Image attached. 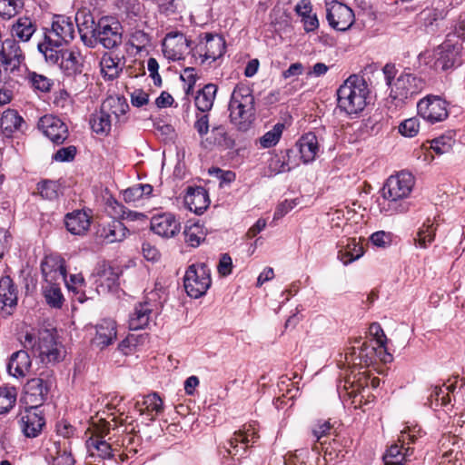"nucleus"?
Returning a JSON list of instances; mask_svg holds the SVG:
<instances>
[{
	"label": "nucleus",
	"instance_id": "obj_1",
	"mask_svg": "<svg viewBox=\"0 0 465 465\" xmlns=\"http://www.w3.org/2000/svg\"><path fill=\"white\" fill-rule=\"evenodd\" d=\"M415 180L413 175L406 171H401L395 175H391L381 193L383 202L381 203V212L388 215L405 213L409 210L407 198L411 195Z\"/></svg>",
	"mask_w": 465,
	"mask_h": 465
},
{
	"label": "nucleus",
	"instance_id": "obj_2",
	"mask_svg": "<svg viewBox=\"0 0 465 465\" xmlns=\"http://www.w3.org/2000/svg\"><path fill=\"white\" fill-rule=\"evenodd\" d=\"M369 88L363 77L352 74L337 90L338 107L347 114H358L365 108Z\"/></svg>",
	"mask_w": 465,
	"mask_h": 465
},
{
	"label": "nucleus",
	"instance_id": "obj_3",
	"mask_svg": "<svg viewBox=\"0 0 465 465\" xmlns=\"http://www.w3.org/2000/svg\"><path fill=\"white\" fill-rule=\"evenodd\" d=\"M418 58L420 64H424L436 73L452 70L462 63L461 45L447 39L432 50L420 53Z\"/></svg>",
	"mask_w": 465,
	"mask_h": 465
},
{
	"label": "nucleus",
	"instance_id": "obj_4",
	"mask_svg": "<svg viewBox=\"0 0 465 465\" xmlns=\"http://www.w3.org/2000/svg\"><path fill=\"white\" fill-rule=\"evenodd\" d=\"M231 122L241 131H246L255 117L254 97L250 87L237 84L229 102Z\"/></svg>",
	"mask_w": 465,
	"mask_h": 465
},
{
	"label": "nucleus",
	"instance_id": "obj_5",
	"mask_svg": "<svg viewBox=\"0 0 465 465\" xmlns=\"http://www.w3.org/2000/svg\"><path fill=\"white\" fill-rule=\"evenodd\" d=\"M22 343L25 349L32 350L44 363H55L63 359L61 346L50 330H40L37 336L34 332H26Z\"/></svg>",
	"mask_w": 465,
	"mask_h": 465
},
{
	"label": "nucleus",
	"instance_id": "obj_6",
	"mask_svg": "<svg viewBox=\"0 0 465 465\" xmlns=\"http://www.w3.org/2000/svg\"><path fill=\"white\" fill-rule=\"evenodd\" d=\"M123 29L121 24L112 17H102L93 36H84V45L94 48L98 44L105 49H114L122 44Z\"/></svg>",
	"mask_w": 465,
	"mask_h": 465
},
{
	"label": "nucleus",
	"instance_id": "obj_7",
	"mask_svg": "<svg viewBox=\"0 0 465 465\" xmlns=\"http://www.w3.org/2000/svg\"><path fill=\"white\" fill-rule=\"evenodd\" d=\"M211 283V272L205 263H194L187 268L183 277V286L191 298L198 299L203 296Z\"/></svg>",
	"mask_w": 465,
	"mask_h": 465
},
{
	"label": "nucleus",
	"instance_id": "obj_8",
	"mask_svg": "<svg viewBox=\"0 0 465 465\" xmlns=\"http://www.w3.org/2000/svg\"><path fill=\"white\" fill-rule=\"evenodd\" d=\"M109 427L104 425L101 429H97L93 435L85 441V445L89 455L94 458H100L103 460L112 459L119 456L124 461L128 458L127 453H120V450L114 444L109 443L104 440V437L109 432Z\"/></svg>",
	"mask_w": 465,
	"mask_h": 465
},
{
	"label": "nucleus",
	"instance_id": "obj_9",
	"mask_svg": "<svg viewBox=\"0 0 465 465\" xmlns=\"http://www.w3.org/2000/svg\"><path fill=\"white\" fill-rule=\"evenodd\" d=\"M424 80L411 73H402L391 88L390 96L393 100L405 103L419 94L425 87Z\"/></svg>",
	"mask_w": 465,
	"mask_h": 465
},
{
	"label": "nucleus",
	"instance_id": "obj_10",
	"mask_svg": "<svg viewBox=\"0 0 465 465\" xmlns=\"http://www.w3.org/2000/svg\"><path fill=\"white\" fill-rule=\"evenodd\" d=\"M418 114L430 124L447 119L448 103L438 95H427L417 104Z\"/></svg>",
	"mask_w": 465,
	"mask_h": 465
},
{
	"label": "nucleus",
	"instance_id": "obj_11",
	"mask_svg": "<svg viewBox=\"0 0 465 465\" xmlns=\"http://www.w3.org/2000/svg\"><path fill=\"white\" fill-rule=\"evenodd\" d=\"M259 435L252 425L244 426L242 430L235 431L223 446L224 452L232 458L238 457V460L243 457L250 443L256 442Z\"/></svg>",
	"mask_w": 465,
	"mask_h": 465
},
{
	"label": "nucleus",
	"instance_id": "obj_12",
	"mask_svg": "<svg viewBox=\"0 0 465 465\" xmlns=\"http://www.w3.org/2000/svg\"><path fill=\"white\" fill-rule=\"evenodd\" d=\"M326 19L331 27L346 31L354 23V13L348 5L337 1H326Z\"/></svg>",
	"mask_w": 465,
	"mask_h": 465
},
{
	"label": "nucleus",
	"instance_id": "obj_13",
	"mask_svg": "<svg viewBox=\"0 0 465 465\" xmlns=\"http://www.w3.org/2000/svg\"><path fill=\"white\" fill-rule=\"evenodd\" d=\"M25 61V55L19 44L14 38H6L3 41L0 49V64L13 74L20 71Z\"/></svg>",
	"mask_w": 465,
	"mask_h": 465
},
{
	"label": "nucleus",
	"instance_id": "obj_14",
	"mask_svg": "<svg viewBox=\"0 0 465 465\" xmlns=\"http://www.w3.org/2000/svg\"><path fill=\"white\" fill-rule=\"evenodd\" d=\"M191 44L192 42L183 33H169L162 45L163 53L167 59L178 61L190 52Z\"/></svg>",
	"mask_w": 465,
	"mask_h": 465
},
{
	"label": "nucleus",
	"instance_id": "obj_15",
	"mask_svg": "<svg viewBox=\"0 0 465 465\" xmlns=\"http://www.w3.org/2000/svg\"><path fill=\"white\" fill-rule=\"evenodd\" d=\"M45 36H50L52 42L56 45L70 43L74 37V26L71 17L65 15H54L51 29L45 33Z\"/></svg>",
	"mask_w": 465,
	"mask_h": 465
},
{
	"label": "nucleus",
	"instance_id": "obj_16",
	"mask_svg": "<svg viewBox=\"0 0 465 465\" xmlns=\"http://www.w3.org/2000/svg\"><path fill=\"white\" fill-rule=\"evenodd\" d=\"M38 127L43 134L54 144H62L68 138V127L59 118L45 115L40 118Z\"/></svg>",
	"mask_w": 465,
	"mask_h": 465
},
{
	"label": "nucleus",
	"instance_id": "obj_17",
	"mask_svg": "<svg viewBox=\"0 0 465 465\" xmlns=\"http://www.w3.org/2000/svg\"><path fill=\"white\" fill-rule=\"evenodd\" d=\"M41 270L45 282H66L64 261L59 256H47L41 263Z\"/></svg>",
	"mask_w": 465,
	"mask_h": 465
},
{
	"label": "nucleus",
	"instance_id": "obj_18",
	"mask_svg": "<svg viewBox=\"0 0 465 465\" xmlns=\"http://www.w3.org/2000/svg\"><path fill=\"white\" fill-rule=\"evenodd\" d=\"M135 410L145 415L149 420H154L163 411V401L157 392L142 395L134 403Z\"/></svg>",
	"mask_w": 465,
	"mask_h": 465
},
{
	"label": "nucleus",
	"instance_id": "obj_19",
	"mask_svg": "<svg viewBox=\"0 0 465 465\" xmlns=\"http://www.w3.org/2000/svg\"><path fill=\"white\" fill-rule=\"evenodd\" d=\"M151 230L165 238L173 237L181 229L180 223L172 213H163L153 216L150 221Z\"/></svg>",
	"mask_w": 465,
	"mask_h": 465
},
{
	"label": "nucleus",
	"instance_id": "obj_20",
	"mask_svg": "<svg viewBox=\"0 0 465 465\" xmlns=\"http://www.w3.org/2000/svg\"><path fill=\"white\" fill-rule=\"evenodd\" d=\"M49 382L43 378H33L25 386V401L36 408L46 400L49 391Z\"/></svg>",
	"mask_w": 465,
	"mask_h": 465
},
{
	"label": "nucleus",
	"instance_id": "obj_21",
	"mask_svg": "<svg viewBox=\"0 0 465 465\" xmlns=\"http://www.w3.org/2000/svg\"><path fill=\"white\" fill-rule=\"evenodd\" d=\"M46 451V458L52 459L53 465H74L75 463L72 455L71 442L68 440L51 442Z\"/></svg>",
	"mask_w": 465,
	"mask_h": 465
},
{
	"label": "nucleus",
	"instance_id": "obj_22",
	"mask_svg": "<svg viewBox=\"0 0 465 465\" xmlns=\"http://www.w3.org/2000/svg\"><path fill=\"white\" fill-rule=\"evenodd\" d=\"M67 231L74 235H84L91 226V216L82 210H74L64 216Z\"/></svg>",
	"mask_w": 465,
	"mask_h": 465
},
{
	"label": "nucleus",
	"instance_id": "obj_23",
	"mask_svg": "<svg viewBox=\"0 0 465 465\" xmlns=\"http://www.w3.org/2000/svg\"><path fill=\"white\" fill-rule=\"evenodd\" d=\"M117 336L116 322L111 319H104L96 325L94 344L103 350L111 345Z\"/></svg>",
	"mask_w": 465,
	"mask_h": 465
},
{
	"label": "nucleus",
	"instance_id": "obj_24",
	"mask_svg": "<svg viewBox=\"0 0 465 465\" xmlns=\"http://www.w3.org/2000/svg\"><path fill=\"white\" fill-rule=\"evenodd\" d=\"M153 311V304L148 301L136 304L129 315L130 330L136 331L146 328L152 320Z\"/></svg>",
	"mask_w": 465,
	"mask_h": 465
},
{
	"label": "nucleus",
	"instance_id": "obj_25",
	"mask_svg": "<svg viewBox=\"0 0 465 465\" xmlns=\"http://www.w3.org/2000/svg\"><path fill=\"white\" fill-rule=\"evenodd\" d=\"M45 425V419L35 411V408L31 407L22 415L20 420V428L24 435L27 438H35L41 432Z\"/></svg>",
	"mask_w": 465,
	"mask_h": 465
},
{
	"label": "nucleus",
	"instance_id": "obj_26",
	"mask_svg": "<svg viewBox=\"0 0 465 465\" xmlns=\"http://www.w3.org/2000/svg\"><path fill=\"white\" fill-rule=\"evenodd\" d=\"M184 202L188 209L196 214H202L210 204L208 193L201 186L195 188L189 187Z\"/></svg>",
	"mask_w": 465,
	"mask_h": 465
},
{
	"label": "nucleus",
	"instance_id": "obj_27",
	"mask_svg": "<svg viewBox=\"0 0 465 465\" xmlns=\"http://www.w3.org/2000/svg\"><path fill=\"white\" fill-rule=\"evenodd\" d=\"M32 361L26 351L20 350L14 352L7 363V371L15 378H24L30 371Z\"/></svg>",
	"mask_w": 465,
	"mask_h": 465
},
{
	"label": "nucleus",
	"instance_id": "obj_28",
	"mask_svg": "<svg viewBox=\"0 0 465 465\" xmlns=\"http://www.w3.org/2000/svg\"><path fill=\"white\" fill-rule=\"evenodd\" d=\"M303 163L313 162L320 151L317 136L313 133L303 134L296 143Z\"/></svg>",
	"mask_w": 465,
	"mask_h": 465
},
{
	"label": "nucleus",
	"instance_id": "obj_29",
	"mask_svg": "<svg viewBox=\"0 0 465 465\" xmlns=\"http://www.w3.org/2000/svg\"><path fill=\"white\" fill-rule=\"evenodd\" d=\"M354 343L360 345L358 352L355 346L349 348L345 353L346 361H349V357H351L354 364H356L355 361L357 359L360 360L359 364L369 365L372 363L376 349L367 341L361 342V337L356 338Z\"/></svg>",
	"mask_w": 465,
	"mask_h": 465
},
{
	"label": "nucleus",
	"instance_id": "obj_30",
	"mask_svg": "<svg viewBox=\"0 0 465 465\" xmlns=\"http://www.w3.org/2000/svg\"><path fill=\"white\" fill-rule=\"evenodd\" d=\"M124 62L117 55L105 52L100 61L101 73L107 81H113L119 77L123 71Z\"/></svg>",
	"mask_w": 465,
	"mask_h": 465
},
{
	"label": "nucleus",
	"instance_id": "obj_31",
	"mask_svg": "<svg viewBox=\"0 0 465 465\" xmlns=\"http://www.w3.org/2000/svg\"><path fill=\"white\" fill-rule=\"evenodd\" d=\"M205 39V46H204V54H201L203 58L202 62L203 63L206 60H211L214 62L225 52L226 45L225 40L223 36L213 35L211 33H206L204 35Z\"/></svg>",
	"mask_w": 465,
	"mask_h": 465
},
{
	"label": "nucleus",
	"instance_id": "obj_32",
	"mask_svg": "<svg viewBox=\"0 0 465 465\" xmlns=\"http://www.w3.org/2000/svg\"><path fill=\"white\" fill-rule=\"evenodd\" d=\"M128 232V229L121 221L112 220L104 224L98 232L106 242L113 243L124 241Z\"/></svg>",
	"mask_w": 465,
	"mask_h": 465
},
{
	"label": "nucleus",
	"instance_id": "obj_33",
	"mask_svg": "<svg viewBox=\"0 0 465 465\" xmlns=\"http://www.w3.org/2000/svg\"><path fill=\"white\" fill-rule=\"evenodd\" d=\"M0 126L3 134L10 137L15 132H22L25 123L16 111L9 109L3 113Z\"/></svg>",
	"mask_w": 465,
	"mask_h": 465
},
{
	"label": "nucleus",
	"instance_id": "obj_34",
	"mask_svg": "<svg viewBox=\"0 0 465 465\" xmlns=\"http://www.w3.org/2000/svg\"><path fill=\"white\" fill-rule=\"evenodd\" d=\"M101 108L109 114L113 120L121 122L122 117L124 116L128 111L129 105L124 97L110 96L103 102Z\"/></svg>",
	"mask_w": 465,
	"mask_h": 465
},
{
	"label": "nucleus",
	"instance_id": "obj_35",
	"mask_svg": "<svg viewBox=\"0 0 465 465\" xmlns=\"http://www.w3.org/2000/svg\"><path fill=\"white\" fill-rule=\"evenodd\" d=\"M292 149L281 151L278 153H273L268 160L267 172L265 173L268 176H272L281 173L288 172L291 170L289 164L290 154L292 153Z\"/></svg>",
	"mask_w": 465,
	"mask_h": 465
},
{
	"label": "nucleus",
	"instance_id": "obj_36",
	"mask_svg": "<svg viewBox=\"0 0 465 465\" xmlns=\"http://www.w3.org/2000/svg\"><path fill=\"white\" fill-rule=\"evenodd\" d=\"M74 20L81 40L84 44V36H93L96 30L97 23L94 22L91 12L85 8L77 11Z\"/></svg>",
	"mask_w": 465,
	"mask_h": 465
},
{
	"label": "nucleus",
	"instance_id": "obj_37",
	"mask_svg": "<svg viewBox=\"0 0 465 465\" xmlns=\"http://www.w3.org/2000/svg\"><path fill=\"white\" fill-rule=\"evenodd\" d=\"M36 31L35 23L28 16L19 17L12 25L11 38L28 42Z\"/></svg>",
	"mask_w": 465,
	"mask_h": 465
},
{
	"label": "nucleus",
	"instance_id": "obj_38",
	"mask_svg": "<svg viewBox=\"0 0 465 465\" xmlns=\"http://www.w3.org/2000/svg\"><path fill=\"white\" fill-rule=\"evenodd\" d=\"M58 65L68 76L80 74L83 71V63L80 54L71 50L64 51Z\"/></svg>",
	"mask_w": 465,
	"mask_h": 465
},
{
	"label": "nucleus",
	"instance_id": "obj_39",
	"mask_svg": "<svg viewBox=\"0 0 465 465\" xmlns=\"http://www.w3.org/2000/svg\"><path fill=\"white\" fill-rule=\"evenodd\" d=\"M406 444L401 442V445L393 444L386 451L383 459L386 465H402L408 457L412 454L413 450Z\"/></svg>",
	"mask_w": 465,
	"mask_h": 465
},
{
	"label": "nucleus",
	"instance_id": "obj_40",
	"mask_svg": "<svg viewBox=\"0 0 465 465\" xmlns=\"http://www.w3.org/2000/svg\"><path fill=\"white\" fill-rule=\"evenodd\" d=\"M50 40V36H45L44 41L38 43L37 49L45 56L47 63L58 64L64 50L58 49L63 45H56Z\"/></svg>",
	"mask_w": 465,
	"mask_h": 465
},
{
	"label": "nucleus",
	"instance_id": "obj_41",
	"mask_svg": "<svg viewBox=\"0 0 465 465\" xmlns=\"http://www.w3.org/2000/svg\"><path fill=\"white\" fill-rule=\"evenodd\" d=\"M439 224L430 219H427L419 228L414 239L415 244L420 248H427L435 239Z\"/></svg>",
	"mask_w": 465,
	"mask_h": 465
},
{
	"label": "nucleus",
	"instance_id": "obj_42",
	"mask_svg": "<svg viewBox=\"0 0 465 465\" xmlns=\"http://www.w3.org/2000/svg\"><path fill=\"white\" fill-rule=\"evenodd\" d=\"M217 92L215 84H208L200 90L195 97V106L202 113L209 112L213 105Z\"/></svg>",
	"mask_w": 465,
	"mask_h": 465
},
{
	"label": "nucleus",
	"instance_id": "obj_43",
	"mask_svg": "<svg viewBox=\"0 0 465 465\" xmlns=\"http://www.w3.org/2000/svg\"><path fill=\"white\" fill-rule=\"evenodd\" d=\"M0 302L4 306L13 307L16 305V290L13 280L9 276H2L0 279Z\"/></svg>",
	"mask_w": 465,
	"mask_h": 465
},
{
	"label": "nucleus",
	"instance_id": "obj_44",
	"mask_svg": "<svg viewBox=\"0 0 465 465\" xmlns=\"http://www.w3.org/2000/svg\"><path fill=\"white\" fill-rule=\"evenodd\" d=\"M448 5L443 0H434L431 7L427 8L421 12V16L426 25H432L438 20H442L448 14Z\"/></svg>",
	"mask_w": 465,
	"mask_h": 465
},
{
	"label": "nucleus",
	"instance_id": "obj_45",
	"mask_svg": "<svg viewBox=\"0 0 465 465\" xmlns=\"http://www.w3.org/2000/svg\"><path fill=\"white\" fill-rule=\"evenodd\" d=\"M59 285V282H45V284L43 286L45 301L54 308H61L64 302V296Z\"/></svg>",
	"mask_w": 465,
	"mask_h": 465
},
{
	"label": "nucleus",
	"instance_id": "obj_46",
	"mask_svg": "<svg viewBox=\"0 0 465 465\" xmlns=\"http://www.w3.org/2000/svg\"><path fill=\"white\" fill-rule=\"evenodd\" d=\"M113 119L102 108L92 115L90 124L92 130L98 134H107L112 126Z\"/></svg>",
	"mask_w": 465,
	"mask_h": 465
},
{
	"label": "nucleus",
	"instance_id": "obj_47",
	"mask_svg": "<svg viewBox=\"0 0 465 465\" xmlns=\"http://www.w3.org/2000/svg\"><path fill=\"white\" fill-rule=\"evenodd\" d=\"M17 391L14 386L0 387V414L7 413L16 402Z\"/></svg>",
	"mask_w": 465,
	"mask_h": 465
},
{
	"label": "nucleus",
	"instance_id": "obj_48",
	"mask_svg": "<svg viewBox=\"0 0 465 465\" xmlns=\"http://www.w3.org/2000/svg\"><path fill=\"white\" fill-rule=\"evenodd\" d=\"M331 425L328 420L318 421L312 429V433L314 438V445L312 450L319 451V448L316 443L323 446L327 443V437L331 434Z\"/></svg>",
	"mask_w": 465,
	"mask_h": 465
},
{
	"label": "nucleus",
	"instance_id": "obj_49",
	"mask_svg": "<svg viewBox=\"0 0 465 465\" xmlns=\"http://www.w3.org/2000/svg\"><path fill=\"white\" fill-rule=\"evenodd\" d=\"M184 242L192 246L197 247L205 239V233L203 227L198 223H193L186 226L183 231Z\"/></svg>",
	"mask_w": 465,
	"mask_h": 465
},
{
	"label": "nucleus",
	"instance_id": "obj_50",
	"mask_svg": "<svg viewBox=\"0 0 465 465\" xmlns=\"http://www.w3.org/2000/svg\"><path fill=\"white\" fill-rule=\"evenodd\" d=\"M284 129V124L281 123H277L273 125L272 129L266 132L260 138V144L262 148H271L275 146L282 134Z\"/></svg>",
	"mask_w": 465,
	"mask_h": 465
},
{
	"label": "nucleus",
	"instance_id": "obj_51",
	"mask_svg": "<svg viewBox=\"0 0 465 465\" xmlns=\"http://www.w3.org/2000/svg\"><path fill=\"white\" fill-rule=\"evenodd\" d=\"M23 7V0H0V16L4 19H10Z\"/></svg>",
	"mask_w": 465,
	"mask_h": 465
},
{
	"label": "nucleus",
	"instance_id": "obj_52",
	"mask_svg": "<svg viewBox=\"0 0 465 465\" xmlns=\"http://www.w3.org/2000/svg\"><path fill=\"white\" fill-rule=\"evenodd\" d=\"M40 195L47 200H54L58 197L59 184L54 181H43L38 183Z\"/></svg>",
	"mask_w": 465,
	"mask_h": 465
},
{
	"label": "nucleus",
	"instance_id": "obj_53",
	"mask_svg": "<svg viewBox=\"0 0 465 465\" xmlns=\"http://www.w3.org/2000/svg\"><path fill=\"white\" fill-rule=\"evenodd\" d=\"M420 130V121L416 117L409 118L399 125V132L406 137H414Z\"/></svg>",
	"mask_w": 465,
	"mask_h": 465
},
{
	"label": "nucleus",
	"instance_id": "obj_54",
	"mask_svg": "<svg viewBox=\"0 0 465 465\" xmlns=\"http://www.w3.org/2000/svg\"><path fill=\"white\" fill-rule=\"evenodd\" d=\"M129 43L137 51H142L150 44V37L143 31L135 30L131 34Z\"/></svg>",
	"mask_w": 465,
	"mask_h": 465
},
{
	"label": "nucleus",
	"instance_id": "obj_55",
	"mask_svg": "<svg viewBox=\"0 0 465 465\" xmlns=\"http://www.w3.org/2000/svg\"><path fill=\"white\" fill-rule=\"evenodd\" d=\"M344 246L350 251L351 256L352 257L346 259L345 261L347 262H352L360 259L364 253L362 245L356 238H348Z\"/></svg>",
	"mask_w": 465,
	"mask_h": 465
},
{
	"label": "nucleus",
	"instance_id": "obj_56",
	"mask_svg": "<svg viewBox=\"0 0 465 465\" xmlns=\"http://www.w3.org/2000/svg\"><path fill=\"white\" fill-rule=\"evenodd\" d=\"M77 149L74 145L62 147L54 153L52 159L55 162H71L74 159Z\"/></svg>",
	"mask_w": 465,
	"mask_h": 465
},
{
	"label": "nucleus",
	"instance_id": "obj_57",
	"mask_svg": "<svg viewBox=\"0 0 465 465\" xmlns=\"http://www.w3.org/2000/svg\"><path fill=\"white\" fill-rule=\"evenodd\" d=\"M421 430L417 425L413 427H407L401 431L399 440L403 444L414 443L416 440L420 437Z\"/></svg>",
	"mask_w": 465,
	"mask_h": 465
},
{
	"label": "nucleus",
	"instance_id": "obj_58",
	"mask_svg": "<svg viewBox=\"0 0 465 465\" xmlns=\"http://www.w3.org/2000/svg\"><path fill=\"white\" fill-rule=\"evenodd\" d=\"M430 148L437 154H443L451 149V139L444 136L435 138L430 143Z\"/></svg>",
	"mask_w": 465,
	"mask_h": 465
},
{
	"label": "nucleus",
	"instance_id": "obj_59",
	"mask_svg": "<svg viewBox=\"0 0 465 465\" xmlns=\"http://www.w3.org/2000/svg\"><path fill=\"white\" fill-rule=\"evenodd\" d=\"M30 80L34 88L41 92H49L52 86V81L47 77L33 73L30 76Z\"/></svg>",
	"mask_w": 465,
	"mask_h": 465
},
{
	"label": "nucleus",
	"instance_id": "obj_60",
	"mask_svg": "<svg viewBox=\"0 0 465 465\" xmlns=\"http://www.w3.org/2000/svg\"><path fill=\"white\" fill-rule=\"evenodd\" d=\"M430 400L436 401L437 404L447 406L450 402V395L445 389L440 386H434L430 394Z\"/></svg>",
	"mask_w": 465,
	"mask_h": 465
},
{
	"label": "nucleus",
	"instance_id": "obj_61",
	"mask_svg": "<svg viewBox=\"0 0 465 465\" xmlns=\"http://www.w3.org/2000/svg\"><path fill=\"white\" fill-rule=\"evenodd\" d=\"M297 204L298 202L296 199L284 200L283 202L280 203L277 205L275 212L273 213V220H279L282 218L290 211H292Z\"/></svg>",
	"mask_w": 465,
	"mask_h": 465
},
{
	"label": "nucleus",
	"instance_id": "obj_62",
	"mask_svg": "<svg viewBox=\"0 0 465 465\" xmlns=\"http://www.w3.org/2000/svg\"><path fill=\"white\" fill-rule=\"evenodd\" d=\"M369 333L371 336H372L375 339L379 347H381V348L385 347L387 338L383 331V329L378 322H372L370 325Z\"/></svg>",
	"mask_w": 465,
	"mask_h": 465
},
{
	"label": "nucleus",
	"instance_id": "obj_63",
	"mask_svg": "<svg viewBox=\"0 0 465 465\" xmlns=\"http://www.w3.org/2000/svg\"><path fill=\"white\" fill-rule=\"evenodd\" d=\"M371 242L377 246L385 248L389 246L391 242V235L390 232H386L384 231H379L373 232L370 237Z\"/></svg>",
	"mask_w": 465,
	"mask_h": 465
},
{
	"label": "nucleus",
	"instance_id": "obj_64",
	"mask_svg": "<svg viewBox=\"0 0 465 465\" xmlns=\"http://www.w3.org/2000/svg\"><path fill=\"white\" fill-rule=\"evenodd\" d=\"M193 127L201 137L206 135L209 132V115L207 114H196V121Z\"/></svg>",
	"mask_w": 465,
	"mask_h": 465
}]
</instances>
